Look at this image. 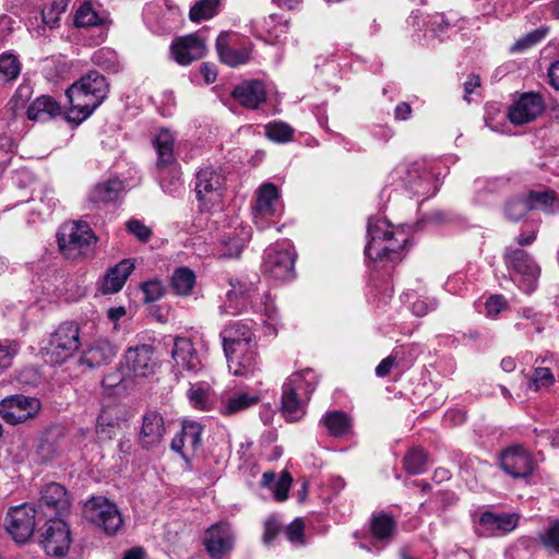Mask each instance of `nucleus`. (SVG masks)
<instances>
[{
    "label": "nucleus",
    "instance_id": "f257e3e1",
    "mask_svg": "<svg viewBox=\"0 0 559 559\" xmlns=\"http://www.w3.org/2000/svg\"><path fill=\"white\" fill-rule=\"evenodd\" d=\"M80 331L75 322H63L50 335L48 344L43 348L46 361L61 365L80 348Z\"/></svg>",
    "mask_w": 559,
    "mask_h": 559
},
{
    "label": "nucleus",
    "instance_id": "f03ea898",
    "mask_svg": "<svg viewBox=\"0 0 559 559\" xmlns=\"http://www.w3.org/2000/svg\"><path fill=\"white\" fill-rule=\"evenodd\" d=\"M57 239L60 250L71 259L86 257L96 243V237L88 225L76 222L63 225Z\"/></svg>",
    "mask_w": 559,
    "mask_h": 559
},
{
    "label": "nucleus",
    "instance_id": "7ed1b4c3",
    "mask_svg": "<svg viewBox=\"0 0 559 559\" xmlns=\"http://www.w3.org/2000/svg\"><path fill=\"white\" fill-rule=\"evenodd\" d=\"M84 518L102 527L107 535H114L122 526L123 520L117 506L104 497H93L85 502Z\"/></svg>",
    "mask_w": 559,
    "mask_h": 559
},
{
    "label": "nucleus",
    "instance_id": "20e7f679",
    "mask_svg": "<svg viewBox=\"0 0 559 559\" xmlns=\"http://www.w3.org/2000/svg\"><path fill=\"white\" fill-rule=\"evenodd\" d=\"M41 515L29 503L14 507L7 514V531L19 544H24L34 535Z\"/></svg>",
    "mask_w": 559,
    "mask_h": 559
},
{
    "label": "nucleus",
    "instance_id": "39448f33",
    "mask_svg": "<svg viewBox=\"0 0 559 559\" xmlns=\"http://www.w3.org/2000/svg\"><path fill=\"white\" fill-rule=\"evenodd\" d=\"M40 409L39 399L23 394L10 395L0 402V416L10 425H19L33 419Z\"/></svg>",
    "mask_w": 559,
    "mask_h": 559
},
{
    "label": "nucleus",
    "instance_id": "423d86ee",
    "mask_svg": "<svg viewBox=\"0 0 559 559\" xmlns=\"http://www.w3.org/2000/svg\"><path fill=\"white\" fill-rule=\"evenodd\" d=\"M71 499L67 488L59 483L45 485L40 490L38 513L41 518L61 519L70 511Z\"/></svg>",
    "mask_w": 559,
    "mask_h": 559
},
{
    "label": "nucleus",
    "instance_id": "0eeeda50",
    "mask_svg": "<svg viewBox=\"0 0 559 559\" xmlns=\"http://www.w3.org/2000/svg\"><path fill=\"white\" fill-rule=\"evenodd\" d=\"M39 544L48 556H66L71 545L69 525L62 519H47Z\"/></svg>",
    "mask_w": 559,
    "mask_h": 559
},
{
    "label": "nucleus",
    "instance_id": "6e6552de",
    "mask_svg": "<svg viewBox=\"0 0 559 559\" xmlns=\"http://www.w3.org/2000/svg\"><path fill=\"white\" fill-rule=\"evenodd\" d=\"M499 461L503 472L513 478H526L533 474L536 467L532 454L520 444L503 450Z\"/></svg>",
    "mask_w": 559,
    "mask_h": 559
},
{
    "label": "nucleus",
    "instance_id": "1a4fd4ad",
    "mask_svg": "<svg viewBox=\"0 0 559 559\" xmlns=\"http://www.w3.org/2000/svg\"><path fill=\"white\" fill-rule=\"evenodd\" d=\"M504 262L508 269L521 275L523 289L531 293L535 288V282L539 277L540 269L534 259L523 249H507Z\"/></svg>",
    "mask_w": 559,
    "mask_h": 559
},
{
    "label": "nucleus",
    "instance_id": "9d476101",
    "mask_svg": "<svg viewBox=\"0 0 559 559\" xmlns=\"http://www.w3.org/2000/svg\"><path fill=\"white\" fill-rule=\"evenodd\" d=\"M386 222H368L369 241L365 248V254L371 260H392V253H396V248L392 246H383V240H390L393 231L389 229Z\"/></svg>",
    "mask_w": 559,
    "mask_h": 559
},
{
    "label": "nucleus",
    "instance_id": "9b49d317",
    "mask_svg": "<svg viewBox=\"0 0 559 559\" xmlns=\"http://www.w3.org/2000/svg\"><path fill=\"white\" fill-rule=\"evenodd\" d=\"M124 364L135 377L152 376L158 365L155 348L148 344L130 347L124 354Z\"/></svg>",
    "mask_w": 559,
    "mask_h": 559
},
{
    "label": "nucleus",
    "instance_id": "f8f14e48",
    "mask_svg": "<svg viewBox=\"0 0 559 559\" xmlns=\"http://www.w3.org/2000/svg\"><path fill=\"white\" fill-rule=\"evenodd\" d=\"M108 93V83L106 78L97 71H90L86 75L82 76L79 81L74 82L66 91L68 98L74 100L82 107V97L86 94L98 99H105Z\"/></svg>",
    "mask_w": 559,
    "mask_h": 559
},
{
    "label": "nucleus",
    "instance_id": "ddd939ff",
    "mask_svg": "<svg viewBox=\"0 0 559 559\" xmlns=\"http://www.w3.org/2000/svg\"><path fill=\"white\" fill-rule=\"evenodd\" d=\"M170 50L179 64L187 66L205 56L206 38L201 37L199 33L181 36L173 41Z\"/></svg>",
    "mask_w": 559,
    "mask_h": 559
},
{
    "label": "nucleus",
    "instance_id": "4468645a",
    "mask_svg": "<svg viewBox=\"0 0 559 559\" xmlns=\"http://www.w3.org/2000/svg\"><path fill=\"white\" fill-rule=\"evenodd\" d=\"M544 108V100L539 94L525 93L510 108L509 119L514 124H523L535 120Z\"/></svg>",
    "mask_w": 559,
    "mask_h": 559
},
{
    "label": "nucleus",
    "instance_id": "2eb2a0df",
    "mask_svg": "<svg viewBox=\"0 0 559 559\" xmlns=\"http://www.w3.org/2000/svg\"><path fill=\"white\" fill-rule=\"evenodd\" d=\"M310 373V370L294 373L283 385L282 412L290 421L298 420L302 415L301 403L297 396V390L300 389L305 374Z\"/></svg>",
    "mask_w": 559,
    "mask_h": 559
},
{
    "label": "nucleus",
    "instance_id": "dca6fc26",
    "mask_svg": "<svg viewBox=\"0 0 559 559\" xmlns=\"http://www.w3.org/2000/svg\"><path fill=\"white\" fill-rule=\"evenodd\" d=\"M296 253L290 250H275L267 253L264 262V272L280 280L294 276Z\"/></svg>",
    "mask_w": 559,
    "mask_h": 559
},
{
    "label": "nucleus",
    "instance_id": "f3484780",
    "mask_svg": "<svg viewBox=\"0 0 559 559\" xmlns=\"http://www.w3.org/2000/svg\"><path fill=\"white\" fill-rule=\"evenodd\" d=\"M236 37L233 32H223L216 39V50L223 63L230 67L243 64L250 60L251 50L248 47L235 48L231 43Z\"/></svg>",
    "mask_w": 559,
    "mask_h": 559
},
{
    "label": "nucleus",
    "instance_id": "a211bd4d",
    "mask_svg": "<svg viewBox=\"0 0 559 559\" xmlns=\"http://www.w3.org/2000/svg\"><path fill=\"white\" fill-rule=\"evenodd\" d=\"M165 431L162 415L157 412H148L143 416V423L139 433V443L146 450L156 447L162 441Z\"/></svg>",
    "mask_w": 559,
    "mask_h": 559
},
{
    "label": "nucleus",
    "instance_id": "6ab92c4d",
    "mask_svg": "<svg viewBox=\"0 0 559 559\" xmlns=\"http://www.w3.org/2000/svg\"><path fill=\"white\" fill-rule=\"evenodd\" d=\"M225 355L236 354L243 347L255 345L252 343L253 333L251 329L242 323H234L221 333Z\"/></svg>",
    "mask_w": 559,
    "mask_h": 559
},
{
    "label": "nucleus",
    "instance_id": "aec40b11",
    "mask_svg": "<svg viewBox=\"0 0 559 559\" xmlns=\"http://www.w3.org/2000/svg\"><path fill=\"white\" fill-rule=\"evenodd\" d=\"M236 535L227 522L212 525V559H226L234 550Z\"/></svg>",
    "mask_w": 559,
    "mask_h": 559
},
{
    "label": "nucleus",
    "instance_id": "412c9836",
    "mask_svg": "<svg viewBox=\"0 0 559 559\" xmlns=\"http://www.w3.org/2000/svg\"><path fill=\"white\" fill-rule=\"evenodd\" d=\"M117 354L116 346L108 340L99 338L83 353L80 361L90 369L99 368L108 365Z\"/></svg>",
    "mask_w": 559,
    "mask_h": 559
},
{
    "label": "nucleus",
    "instance_id": "4be33fe9",
    "mask_svg": "<svg viewBox=\"0 0 559 559\" xmlns=\"http://www.w3.org/2000/svg\"><path fill=\"white\" fill-rule=\"evenodd\" d=\"M228 362L229 371L236 377H248L257 370L258 360L255 345L243 347L236 354L229 353L225 355Z\"/></svg>",
    "mask_w": 559,
    "mask_h": 559
},
{
    "label": "nucleus",
    "instance_id": "5701e85b",
    "mask_svg": "<svg viewBox=\"0 0 559 559\" xmlns=\"http://www.w3.org/2000/svg\"><path fill=\"white\" fill-rule=\"evenodd\" d=\"M233 96L242 106L255 109L266 100L264 84L259 80H250L236 86Z\"/></svg>",
    "mask_w": 559,
    "mask_h": 559
},
{
    "label": "nucleus",
    "instance_id": "b1692460",
    "mask_svg": "<svg viewBox=\"0 0 559 559\" xmlns=\"http://www.w3.org/2000/svg\"><path fill=\"white\" fill-rule=\"evenodd\" d=\"M133 270L134 262L131 259H124L114 267H110L104 277L102 292L104 294L118 293L123 287Z\"/></svg>",
    "mask_w": 559,
    "mask_h": 559
},
{
    "label": "nucleus",
    "instance_id": "393cba45",
    "mask_svg": "<svg viewBox=\"0 0 559 559\" xmlns=\"http://www.w3.org/2000/svg\"><path fill=\"white\" fill-rule=\"evenodd\" d=\"M519 518L515 514H495L484 512L479 518V524L492 535L510 533L518 526Z\"/></svg>",
    "mask_w": 559,
    "mask_h": 559
},
{
    "label": "nucleus",
    "instance_id": "a878e982",
    "mask_svg": "<svg viewBox=\"0 0 559 559\" xmlns=\"http://www.w3.org/2000/svg\"><path fill=\"white\" fill-rule=\"evenodd\" d=\"M531 211H543L547 214L559 212V195L551 189L530 190L524 192Z\"/></svg>",
    "mask_w": 559,
    "mask_h": 559
},
{
    "label": "nucleus",
    "instance_id": "bb28decb",
    "mask_svg": "<svg viewBox=\"0 0 559 559\" xmlns=\"http://www.w3.org/2000/svg\"><path fill=\"white\" fill-rule=\"evenodd\" d=\"M61 431L58 428L47 429L39 438L36 455L40 463L53 460L60 453Z\"/></svg>",
    "mask_w": 559,
    "mask_h": 559
},
{
    "label": "nucleus",
    "instance_id": "cd10ccee",
    "mask_svg": "<svg viewBox=\"0 0 559 559\" xmlns=\"http://www.w3.org/2000/svg\"><path fill=\"white\" fill-rule=\"evenodd\" d=\"M153 145L158 155L156 163L158 169L170 166L176 162L174 154L175 138L168 130H160L154 138Z\"/></svg>",
    "mask_w": 559,
    "mask_h": 559
},
{
    "label": "nucleus",
    "instance_id": "c85d7f7f",
    "mask_svg": "<svg viewBox=\"0 0 559 559\" xmlns=\"http://www.w3.org/2000/svg\"><path fill=\"white\" fill-rule=\"evenodd\" d=\"M60 112L59 104L51 97L43 95L37 97L27 108L29 120H48Z\"/></svg>",
    "mask_w": 559,
    "mask_h": 559
},
{
    "label": "nucleus",
    "instance_id": "c756f323",
    "mask_svg": "<svg viewBox=\"0 0 559 559\" xmlns=\"http://www.w3.org/2000/svg\"><path fill=\"white\" fill-rule=\"evenodd\" d=\"M278 190L273 183H263L259 190L255 202V211L265 217L276 214L275 203L278 201Z\"/></svg>",
    "mask_w": 559,
    "mask_h": 559
},
{
    "label": "nucleus",
    "instance_id": "7c9ffc66",
    "mask_svg": "<svg viewBox=\"0 0 559 559\" xmlns=\"http://www.w3.org/2000/svg\"><path fill=\"white\" fill-rule=\"evenodd\" d=\"M68 100L70 103V109L66 118L69 122H73L78 126L87 119L104 99L96 100V97L86 94L85 97H82V107L79 106L74 98H68Z\"/></svg>",
    "mask_w": 559,
    "mask_h": 559
},
{
    "label": "nucleus",
    "instance_id": "2f4dec72",
    "mask_svg": "<svg viewBox=\"0 0 559 559\" xmlns=\"http://www.w3.org/2000/svg\"><path fill=\"white\" fill-rule=\"evenodd\" d=\"M123 183L118 179H110L98 183L92 190L88 201L92 203H109L118 199Z\"/></svg>",
    "mask_w": 559,
    "mask_h": 559
},
{
    "label": "nucleus",
    "instance_id": "473e14b6",
    "mask_svg": "<svg viewBox=\"0 0 559 559\" xmlns=\"http://www.w3.org/2000/svg\"><path fill=\"white\" fill-rule=\"evenodd\" d=\"M246 239L239 237L238 233L233 230L221 237L216 247V255L218 259H233L239 258Z\"/></svg>",
    "mask_w": 559,
    "mask_h": 559
},
{
    "label": "nucleus",
    "instance_id": "72a5a7b5",
    "mask_svg": "<svg viewBox=\"0 0 559 559\" xmlns=\"http://www.w3.org/2000/svg\"><path fill=\"white\" fill-rule=\"evenodd\" d=\"M195 284V275L187 266L176 269L170 277V287L177 295L188 296Z\"/></svg>",
    "mask_w": 559,
    "mask_h": 559
},
{
    "label": "nucleus",
    "instance_id": "f704fd0d",
    "mask_svg": "<svg viewBox=\"0 0 559 559\" xmlns=\"http://www.w3.org/2000/svg\"><path fill=\"white\" fill-rule=\"evenodd\" d=\"M396 527L392 515L385 512L373 514L370 521V532L374 538L384 540L391 538Z\"/></svg>",
    "mask_w": 559,
    "mask_h": 559
},
{
    "label": "nucleus",
    "instance_id": "c9c22d12",
    "mask_svg": "<svg viewBox=\"0 0 559 559\" xmlns=\"http://www.w3.org/2000/svg\"><path fill=\"white\" fill-rule=\"evenodd\" d=\"M259 403V397L248 393L235 394L225 401H222L219 412L223 415H233Z\"/></svg>",
    "mask_w": 559,
    "mask_h": 559
},
{
    "label": "nucleus",
    "instance_id": "e433bc0d",
    "mask_svg": "<svg viewBox=\"0 0 559 559\" xmlns=\"http://www.w3.org/2000/svg\"><path fill=\"white\" fill-rule=\"evenodd\" d=\"M530 211L525 193L516 194L508 199L503 207L504 216L513 223L520 222Z\"/></svg>",
    "mask_w": 559,
    "mask_h": 559
},
{
    "label": "nucleus",
    "instance_id": "4c0bfd02",
    "mask_svg": "<svg viewBox=\"0 0 559 559\" xmlns=\"http://www.w3.org/2000/svg\"><path fill=\"white\" fill-rule=\"evenodd\" d=\"M428 454L420 448L411 449L403 459V466L411 475H419L426 472Z\"/></svg>",
    "mask_w": 559,
    "mask_h": 559
},
{
    "label": "nucleus",
    "instance_id": "58836bf2",
    "mask_svg": "<svg viewBox=\"0 0 559 559\" xmlns=\"http://www.w3.org/2000/svg\"><path fill=\"white\" fill-rule=\"evenodd\" d=\"M171 357L176 361L177 366H181L187 369L194 368L192 361V343L186 337L175 338Z\"/></svg>",
    "mask_w": 559,
    "mask_h": 559
},
{
    "label": "nucleus",
    "instance_id": "ea45409f",
    "mask_svg": "<svg viewBox=\"0 0 559 559\" xmlns=\"http://www.w3.org/2000/svg\"><path fill=\"white\" fill-rule=\"evenodd\" d=\"M21 72V62L19 58L9 52L0 55V84L14 81Z\"/></svg>",
    "mask_w": 559,
    "mask_h": 559
},
{
    "label": "nucleus",
    "instance_id": "a19ab883",
    "mask_svg": "<svg viewBox=\"0 0 559 559\" xmlns=\"http://www.w3.org/2000/svg\"><path fill=\"white\" fill-rule=\"evenodd\" d=\"M323 423L328 428L329 432L334 437H341L348 432L350 428L349 417L340 411H334L323 418Z\"/></svg>",
    "mask_w": 559,
    "mask_h": 559
},
{
    "label": "nucleus",
    "instance_id": "79ce46f5",
    "mask_svg": "<svg viewBox=\"0 0 559 559\" xmlns=\"http://www.w3.org/2000/svg\"><path fill=\"white\" fill-rule=\"evenodd\" d=\"M210 192V173L206 169H201L197 174L194 193L199 201V210L204 213L207 212V193Z\"/></svg>",
    "mask_w": 559,
    "mask_h": 559
},
{
    "label": "nucleus",
    "instance_id": "37998d69",
    "mask_svg": "<svg viewBox=\"0 0 559 559\" xmlns=\"http://www.w3.org/2000/svg\"><path fill=\"white\" fill-rule=\"evenodd\" d=\"M70 0H55L49 8L44 9L41 12L43 23L53 28L59 23V15L63 13Z\"/></svg>",
    "mask_w": 559,
    "mask_h": 559
},
{
    "label": "nucleus",
    "instance_id": "c03bdc74",
    "mask_svg": "<svg viewBox=\"0 0 559 559\" xmlns=\"http://www.w3.org/2000/svg\"><path fill=\"white\" fill-rule=\"evenodd\" d=\"M204 426L193 420H183L180 433L192 449H198L201 445V433Z\"/></svg>",
    "mask_w": 559,
    "mask_h": 559
},
{
    "label": "nucleus",
    "instance_id": "a18cd8bd",
    "mask_svg": "<svg viewBox=\"0 0 559 559\" xmlns=\"http://www.w3.org/2000/svg\"><path fill=\"white\" fill-rule=\"evenodd\" d=\"M294 129L284 122H272L266 126V135L275 142H287L293 138Z\"/></svg>",
    "mask_w": 559,
    "mask_h": 559
},
{
    "label": "nucleus",
    "instance_id": "49530a36",
    "mask_svg": "<svg viewBox=\"0 0 559 559\" xmlns=\"http://www.w3.org/2000/svg\"><path fill=\"white\" fill-rule=\"evenodd\" d=\"M98 15L90 3L82 4L75 13L74 24L78 27L95 26L98 25Z\"/></svg>",
    "mask_w": 559,
    "mask_h": 559
},
{
    "label": "nucleus",
    "instance_id": "de8ad7c7",
    "mask_svg": "<svg viewBox=\"0 0 559 559\" xmlns=\"http://www.w3.org/2000/svg\"><path fill=\"white\" fill-rule=\"evenodd\" d=\"M145 302H153L165 294V286L159 280H151L141 285Z\"/></svg>",
    "mask_w": 559,
    "mask_h": 559
},
{
    "label": "nucleus",
    "instance_id": "09e8293b",
    "mask_svg": "<svg viewBox=\"0 0 559 559\" xmlns=\"http://www.w3.org/2000/svg\"><path fill=\"white\" fill-rule=\"evenodd\" d=\"M555 378L549 368L538 367L534 370L533 377L530 381V388L538 390L542 386H549L554 383Z\"/></svg>",
    "mask_w": 559,
    "mask_h": 559
},
{
    "label": "nucleus",
    "instance_id": "8fccbe9b",
    "mask_svg": "<svg viewBox=\"0 0 559 559\" xmlns=\"http://www.w3.org/2000/svg\"><path fill=\"white\" fill-rule=\"evenodd\" d=\"M188 396L190 400V403L193 405V407L198 409H206L207 405V390L203 388L201 384H193L191 385Z\"/></svg>",
    "mask_w": 559,
    "mask_h": 559
},
{
    "label": "nucleus",
    "instance_id": "3c124183",
    "mask_svg": "<svg viewBox=\"0 0 559 559\" xmlns=\"http://www.w3.org/2000/svg\"><path fill=\"white\" fill-rule=\"evenodd\" d=\"M546 31L536 29L520 38L511 48L512 51H520L532 47L544 38Z\"/></svg>",
    "mask_w": 559,
    "mask_h": 559
},
{
    "label": "nucleus",
    "instance_id": "603ef678",
    "mask_svg": "<svg viewBox=\"0 0 559 559\" xmlns=\"http://www.w3.org/2000/svg\"><path fill=\"white\" fill-rule=\"evenodd\" d=\"M189 19L194 23L210 19V0H199L195 2L189 11Z\"/></svg>",
    "mask_w": 559,
    "mask_h": 559
},
{
    "label": "nucleus",
    "instance_id": "864d4df0",
    "mask_svg": "<svg viewBox=\"0 0 559 559\" xmlns=\"http://www.w3.org/2000/svg\"><path fill=\"white\" fill-rule=\"evenodd\" d=\"M542 540L545 547L559 554V521L549 525L547 532L542 537Z\"/></svg>",
    "mask_w": 559,
    "mask_h": 559
},
{
    "label": "nucleus",
    "instance_id": "5fc2aeb1",
    "mask_svg": "<svg viewBox=\"0 0 559 559\" xmlns=\"http://www.w3.org/2000/svg\"><path fill=\"white\" fill-rule=\"evenodd\" d=\"M127 229L143 242L148 241L152 236V230L139 219H130L127 223Z\"/></svg>",
    "mask_w": 559,
    "mask_h": 559
},
{
    "label": "nucleus",
    "instance_id": "6e6d98bb",
    "mask_svg": "<svg viewBox=\"0 0 559 559\" xmlns=\"http://www.w3.org/2000/svg\"><path fill=\"white\" fill-rule=\"evenodd\" d=\"M293 478L289 473H282L281 477L275 484L274 497L277 501H285L288 498V491Z\"/></svg>",
    "mask_w": 559,
    "mask_h": 559
},
{
    "label": "nucleus",
    "instance_id": "4d7b16f0",
    "mask_svg": "<svg viewBox=\"0 0 559 559\" xmlns=\"http://www.w3.org/2000/svg\"><path fill=\"white\" fill-rule=\"evenodd\" d=\"M282 524L275 518H269L264 523L263 543L271 545L277 535L282 532Z\"/></svg>",
    "mask_w": 559,
    "mask_h": 559
},
{
    "label": "nucleus",
    "instance_id": "13d9d810",
    "mask_svg": "<svg viewBox=\"0 0 559 559\" xmlns=\"http://www.w3.org/2000/svg\"><path fill=\"white\" fill-rule=\"evenodd\" d=\"M305 524L301 519L294 520L285 530V534L290 543L304 544Z\"/></svg>",
    "mask_w": 559,
    "mask_h": 559
},
{
    "label": "nucleus",
    "instance_id": "bf43d9fd",
    "mask_svg": "<svg viewBox=\"0 0 559 559\" xmlns=\"http://www.w3.org/2000/svg\"><path fill=\"white\" fill-rule=\"evenodd\" d=\"M504 307L506 300L501 295H492L486 301V310L489 316L498 314Z\"/></svg>",
    "mask_w": 559,
    "mask_h": 559
},
{
    "label": "nucleus",
    "instance_id": "052dcab7",
    "mask_svg": "<svg viewBox=\"0 0 559 559\" xmlns=\"http://www.w3.org/2000/svg\"><path fill=\"white\" fill-rule=\"evenodd\" d=\"M16 352L17 349L11 345L0 344V369L8 368L12 365Z\"/></svg>",
    "mask_w": 559,
    "mask_h": 559
},
{
    "label": "nucleus",
    "instance_id": "680f3d73",
    "mask_svg": "<svg viewBox=\"0 0 559 559\" xmlns=\"http://www.w3.org/2000/svg\"><path fill=\"white\" fill-rule=\"evenodd\" d=\"M395 362V356L390 355L384 358L376 368V373L378 377H385L390 373L393 365Z\"/></svg>",
    "mask_w": 559,
    "mask_h": 559
},
{
    "label": "nucleus",
    "instance_id": "e2e57ef3",
    "mask_svg": "<svg viewBox=\"0 0 559 559\" xmlns=\"http://www.w3.org/2000/svg\"><path fill=\"white\" fill-rule=\"evenodd\" d=\"M549 83L559 91V60L551 63L548 70Z\"/></svg>",
    "mask_w": 559,
    "mask_h": 559
},
{
    "label": "nucleus",
    "instance_id": "0e129e2a",
    "mask_svg": "<svg viewBox=\"0 0 559 559\" xmlns=\"http://www.w3.org/2000/svg\"><path fill=\"white\" fill-rule=\"evenodd\" d=\"M230 285L233 286V289L228 293L229 297L231 295H240L243 298H251V293L253 290L252 287H245L240 282H238V287L234 283H230Z\"/></svg>",
    "mask_w": 559,
    "mask_h": 559
},
{
    "label": "nucleus",
    "instance_id": "69168bd1",
    "mask_svg": "<svg viewBox=\"0 0 559 559\" xmlns=\"http://www.w3.org/2000/svg\"><path fill=\"white\" fill-rule=\"evenodd\" d=\"M412 114V107L408 103L402 102L395 108V117L401 120H406Z\"/></svg>",
    "mask_w": 559,
    "mask_h": 559
},
{
    "label": "nucleus",
    "instance_id": "338daca9",
    "mask_svg": "<svg viewBox=\"0 0 559 559\" xmlns=\"http://www.w3.org/2000/svg\"><path fill=\"white\" fill-rule=\"evenodd\" d=\"M480 85V78L479 75H471L468 81L464 83V90H465V98L467 99V95L473 93V91Z\"/></svg>",
    "mask_w": 559,
    "mask_h": 559
},
{
    "label": "nucleus",
    "instance_id": "774afa93",
    "mask_svg": "<svg viewBox=\"0 0 559 559\" xmlns=\"http://www.w3.org/2000/svg\"><path fill=\"white\" fill-rule=\"evenodd\" d=\"M121 559H145V551L142 547L128 549Z\"/></svg>",
    "mask_w": 559,
    "mask_h": 559
}]
</instances>
